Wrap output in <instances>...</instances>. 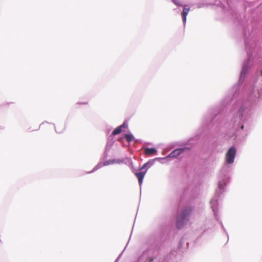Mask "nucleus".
Segmentation results:
<instances>
[{"label": "nucleus", "instance_id": "obj_10", "mask_svg": "<svg viewBox=\"0 0 262 262\" xmlns=\"http://www.w3.org/2000/svg\"><path fill=\"white\" fill-rule=\"evenodd\" d=\"M225 186H226V183L224 182H223V181L219 182V185H218L219 188L224 189V187Z\"/></svg>", "mask_w": 262, "mask_h": 262}, {"label": "nucleus", "instance_id": "obj_1", "mask_svg": "<svg viewBox=\"0 0 262 262\" xmlns=\"http://www.w3.org/2000/svg\"><path fill=\"white\" fill-rule=\"evenodd\" d=\"M192 210L193 208L189 207L185 208L178 213L176 221V226L178 229H181L184 226L186 217L189 215Z\"/></svg>", "mask_w": 262, "mask_h": 262}, {"label": "nucleus", "instance_id": "obj_11", "mask_svg": "<svg viewBox=\"0 0 262 262\" xmlns=\"http://www.w3.org/2000/svg\"><path fill=\"white\" fill-rule=\"evenodd\" d=\"M148 164L147 163H145L142 166V167L141 168V170L144 169L146 166V165H147Z\"/></svg>", "mask_w": 262, "mask_h": 262}, {"label": "nucleus", "instance_id": "obj_8", "mask_svg": "<svg viewBox=\"0 0 262 262\" xmlns=\"http://www.w3.org/2000/svg\"><path fill=\"white\" fill-rule=\"evenodd\" d=\"M55 130L58 133H61L64 130V126L61 124H57L55 127Z\"/></svg>", "mask_w": 262, "mask_h": 262}, {"label": "nucleus", "instance_id": "obj_14", "mask_svg": "<svg viewBox=\"0 0 262 262\" xmlns=\"http://www.w3.org/2000/svg\"><path fill=\"white\" fill-rule=\"evenodd\" d=\"M261 74H262V71H261Z\"/></svg>", "mask_w": 262, "mask_h": 262}, {"label": "nucleus", "instance_id": "obj_3", "mask_svg": "<svg viewBox=\"0 0 262 262\" xmlns=\"http://www.w3.org/2000/svg\"><path fill=\"white\" fill-rule=\"evenodd\" d=\"M185 148H179L173 151H172L169 154V157H176L179 155L185 149Z\"/></svg>", "mask_w": 262, "mask_h": 262}, {"label": "nucleus", "instance_id": "obj_9", "mask_svg": "<svg viewBox=\"0 0 262 262\" xmlns=\"http://www.w3.org/2000/svg\"><path fill=\"white\" fill-rule=\"evenodd\" d=\"M125 138L127 142H130L133 139V136L132 134H126Z\"/></svg>", "mask_w": 262, "mask_h": 262}, {"label": "nucleus", "instance_id": "obj_2", "mask_svg": "<svg viewBox=\"0 0 262 262\" xmlns=\"http://www.w3.org/2000/svg\"><path fill=\"white\" fill-rule=\"evenodd\" d=\"M236 150L234 146L231 147L227 152L225 156L226 161L228 164H232L234 162Z\"/></svg>", "mask_w": 262, "mask_h": 262}, {"label": "nucleus", "instance_id": "obj_13", "mask_svg": "<svg viewBox=\"0 0 262 262\" xmlns=\"http://www.w3.org/2000/svg\"><path fill=\"white\" fill-rule=\"evenodd\" d=\"M173 2H174L176 4H178L177 3V1H173Z\"/></svg>", "mask_w": 262, "mask_h": 262}, {"label": "nucleus", "instance_id": "obj_6", "mask_svg": "<svg viewBox=\"0 0 262 262\" xmlns=\"http://www.w3.org/2000/svg\"><path fill=\"white\" fill-rule=\"evenodd\" d=\"M189 10H190L189 8H184L183 10V11L182 13V15L183 17V21L184 23H186V16H187L188 13H189Z\"/></svg>", "mask_w": 262, "mask_h": 262}, {"label": "nucleus", "instance_id": "obj_5", "mask_svg": "<svg viewBox=\"0 0 262 262\" xmlns=\"http://www.w3.org/2000/svg\"><path fill=\"white\" fill-rule=\"evenodd\" d=\"M156 150L154 148H146L145 149L144 153L146 155H153L156 154Z\"/></svg>", "mask_w": 262, "mask_h": 262}, {"label": "nucleus", "instance_id": "obj_12", "mask_svg": "<svg viewBox=\"0 0 262 262\" xmlns=\"http://www.w3.org/2000/svg\"><path fill=\"white\" fill-rule=\"evenodd\" d=\"M110 164V162H108V161H106V162H105V163H104V165H108V164Z\"/></svg>", "mask_w": 262, "mask_h": 262}, {"label": "nucleus", "instance_id": "obj_7", "mask_svg": "<svg viewBox=\"0 0 262 262\" xmlns=\"http://www.w3.org/2000/svg\"><path fill=\"white\" fill-rule=\"evenodd\" d=\"M145 172H139L136 173V177L138 179L139 184L141 185L142 183Z\"/></svg>", "mask_w": 262, "mask_h": 262}, {"label": "nucleus", "instance_id": "obj_4", "mask_svg": "<svg viewBox=\"0 0 262 262\" xmlns=\"http://www.w3.org/2000/svg\"><path fill=\"white\" fill-rule=\"evenodd\" d=\"M127 125L125 123H123L121 125L115 128L112 133V135H116L121 132V128L123 127H127Z\"/></svg>", "mask_w": 262, "mask_h": 262}]
</instances>
